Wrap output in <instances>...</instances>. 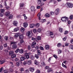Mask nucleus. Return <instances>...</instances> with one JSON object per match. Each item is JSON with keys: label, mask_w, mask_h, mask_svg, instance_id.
<instances>
[{"label": "nucleus", "mask_w": 73, "mask_h": 73, "mask_svg": "<svg viewBox=\"0 0 73 73\" xmlns=\"http://www.w3.org/2000/svg\"><path fill=\"white\" fill-rule=\"evenodd\" d=\"M46 33L48 34V36H50L52 38H53L54 37V35H53V33L52 32L49 31L47 32Z\"/></svg>", "instance_id": "obj_1"}, {"label": "nucleus", "mask_w": 73, "mask_h": 73, "mask_svg": "<svg viewBox=\"0 0 73 73\" xmlns=\"http://www.w3.org/2000/svg\"><path fill=\"white\" fill-rule=\"evenodd\" d=\"M66 5L67 7L69 8H72L73 7V4L71 3H66Z\"/></svg>", "instance_id": "obj_2"}, {"label": "nucleus", "mask_w": 73, "mask_h": 73, "mask_svg": "<svg viewBox=\"0 0 73 73\" xmlns=\"http://www.w3.org/2000/svg\"><path fill=\"white\" fill-rule=\"evenodd\" d=\"M68 18L66 17H64L61 18V20L63 22H66L68 21Z\"/></svg>", "instance_id": "obj_3"}, {"label": "nucleus", "mask_w": 73, "mask_h": 73, "mask_svg": "<svg viewBox=\"0 0 73 73\" xmlns=\"http://www.w3.org/2000/svg\"><path fill=\"white\" fill-rule=\"evenodd\" d=\"M27 36H29V37H32V33L30 31H28L26 33Z\"/></svg>", "instance_id": "obj_4"}, {"label": "nucleus", "mask_w": 73, "mask_h": 73, "mask_svg": "<svg viewBox=\"0 0 73 73\" xmlns=\"http://www.w3.org/2000/svg\"><path fill=\"white\" fill-rule=\"evenodd\" d=\"M59 11V9H56L55 11V13L56 15H57L58 14V11Z\"/></svg>", "instance_id": "obj_5"}, {"label": "nucleus", "mask_w": 73, "mask_h": 73, "mask_svg": "<svg viewBox=\"0 0 73 73\" xmlns=\"http://www.w3.org/2000/svg\"><path fill=\"white\" fill-rule=\"evenodd\" d=\"M23 26L24 28H27L28 26V23H27L25 22L23 23Z\"/></svg>", "instance_id": "obj_6"}, {"label": "nucleus", "mask_w": 73, "mask_h": 73, "mask_svg": "<svg viewBox=\"0 0 73 73\" xmlns=\"http://www.w3.org/2000/svg\"><path fill=\"white\" fill-rule=\"evenodd\" d=\"M29 70L30 71V72H34L35 70V68H30L29 69Z\"/></svg>", "instance_id": "obj_7"}, {"label": "nucleus", "mask_w": 73, "mask_h": 73, "mask_svg": "<svg viewBox=\"0 0 73 73\" xmlns=\"http://www.w3.org/2000/svg\"><path fill=\"white\" fill-rule=\"evenodd\" d=\"M5 15L6 16H9L10 15V12L9 11H7L5 13Z\"/></svg>", "instance_id": "obj_8"}, {"label": "nucleus", "mask_w": 73, "mask_h": 73, "mask_svg": "<svg viewBox=\"0 0 73 73\" xmlns=\"http://www.w3.org/2000/svg\"><path fill=\"white\" fill-rule=\"evenodd\" d=\"M35 6H32L31 7V10L32 11H35Z\"/></svg>", "instance_id": "obj_9"}, {"label": "nucleus", "mask_w": 73, "mask_h": 73, "mask_svg": "<svg viewBox=\"0 0 73 73\" xmlns=\"http://www.w3.org/2000/svg\"><path fill=\"white\" fill-rule=\"evenodd\" d=\"M45 49H46V50H48V49H49V45H46L45 46Z\"/></svg>", "instance_id": "obj_10"}, {"label": "nucleus", "mask_w": 73, "mask_h": 73, "mask_svg": "<svg viewBox=\"0 0 73 73\" xmlns=\"http://www.w3.org/2000/svg\"><path fill=\"white\" fill-rule=\"evenodd\" d=\"M13 25L15 26H17V22L16 21H14L13 22Z\"/></svg>", "instance_id": "obj_11"}, {"label": "nucleus", "mask_w": 73, "mask_h": 73, "mask_svg": "<svg viewBox=\"0 0 73 73\" xmlns=\"http://www.w3.org/2000/svg\"><path fill=\"white\" fill-rule=\"evenodd\" d=\"M27 64L28 65H31L32 64V61H31V60H28L27 61Z\"/></svg>", "instance_id": "obj_12"}, {"label": "nucleus", "mask_w": 73, "mask_h": 73, "mask_svg": "<svg viewBox=\"0 0 73 73\" xmlns=\"http://www.w3.org/2000/svg\"><path fill=\"white\" fill-rule=\"evenodd\" d=\"M45 17L48 18V17H50V15L48 13H46L45 14Z\"/></svg>", "instance_id": "obj_13"}, {"label": "nucleus", "mask_w": 73, "mask_h": 73, "mask_svg": "<svg viewBox=\"0 0 73 73\" xmlns=\"http://www.w3.org/2000/svg\"><path fill=\"white\" fill-rule=\"evenodd\" d=\"M41 0H38L37 1V4L38 5H39V4H40V3H41Z\"/></svg>", "instance_id": "obj_14"}, {"label": "nucleus", "mask_w": 73, "mask_h": 73, "mask_svg": "<svg viewBox=\"0 0 73 73\" xmlns=\"http://www.w3.org/2000/svg\"><path fill=\"white\" fill-rule=\"evenodd\" d=\"M37 39V42H38V40H41V36H38L37 37V38H36Z\"/></svg>", "instance_id": "obj_15"}, {"label": "nucleus", "mask_w": 73, "mask_h": 73, "mask_svg": "<svg viewBox=\"0 0 73 73\" xmlns=\"http://www.w3.org/2000/svg\"><path fill=\"white\" fill-rule=\"evenodd\" d=\"M31 40H33V41H37V39L36 38H34L33 37H32Z\"/></svg>", "instance_id": "obj_16"}, {"label": "nucleus", "mask_w": 73, "mask_h": 73, "mask_svg": "<svg viewBox=\"0 0 73 73\" xmlns=\"http://www.w3.org/2000/svg\"><path fill=\"white\" fill-rule=\"evenodd\" d=\"M20 30H21V32H24V31H25V29L24 28L22 27L21 29Z\"/></svg>", "instance_id": "obj_17"}, {"label": "nucleus", "mask_w": 73, "mask_h": 73, "mask_svg": "<svg viewBox=\"0 0 73 73\" xmlns=\"http://www.w3.org/2000/svg\"><path fill=\"white\" fill-rule=\"evenodd\" d=\"M41 29L40 28H38V29L37 31L38 33H41Z\"/></svg>", "instance_id": "obj_18"}, {"label": "nucleus", "mask_w": 73, "mask_h": 73, "mask_svg": "<svg viewBox=\"0 0 73 73\" xmlns=\"http://www.w3.org/2000/svg\"><path fill=\"white\" fill-rule=\"evenodd\" d=\"M5 61V60L4 59L3 60H1V64H4Z\"/></svg>", "instance_id": "obj_19"}, {"label": "nucleus", "mask_w": 73, "mask_h": 73, "mask_svg": "<svg viewBox=\"0 0 73 73\" xmlns=\"http://www.w3.org/2000/svg\"><path fill=\"white\" fill-rule=\"evenodd\" d=\"M20 59L21 61H24L25 60V57L23 56H22L21 57Z\"/></svg>", "instance_id": "obj_20"}, {"label": "nucleus", "mask_w": 73, "mask_h": 73, "mask_svg": "<svg viewBox=\"0 0 73 73\" xmlns=\"http://www.w3.org/2000/svg\"><path fill=\"white\" fill-rule=\"evenodd\" d=\"M30 27L31 28H33L35 27V25L33 24H31L30 25Z\"/></svg>", "instance_id": "obj_21"}, {"label": "nucleus", "mask_w": 73, "mask_h": 73, "mask_svg": "<svg viewBox=\"0 0 73 73\" xmlns=\"http://www.w3.org/2000/svg\"><path fill=\"white\" fill-rule=\"evenodd\" d=\"M37 52L38 54V55H39V56H40V55H41V52H40V50H37Z\"/></svg>", "instance_id": "obj_22"}, {"label": "nucleus", "mask_w": 73, "mask_h": 73, "mask_svg": "<svg viewBox=\"0 0 73 73\" xmlns=\"http://www.w3.org/2000/svg\"><path fill=\"white\" fill-rule=\"evenodd\" d=\"M19 38L20 39H23V35H19Z\"/></svg>", "instance_id": "obj_23"}, {"label": "nucleus", "mask_w": 73, "mask_h": 73, "mask_svg": "<svg viewBox=\"0 0 73 73\" xmlns=\"http://www.w3.org/2000/svg\"><path fill=\"white\" fill-rule=\"evenodd\" d=\"M3 72L4 73H8L9 71L8 70H4Z\"/></svg>", "instance_id": "obj_24"}, {"label": "nucleus", "mask_w": 73, "mask_h": 73, "mask_svg": "<svg viewBox=\"0 0 73 73\" xmlns=\"http://www.w3.org/2000/svg\"><path fill=\"white\" fill-rule=\"evenodd\" d=\"M20 7H23V6H24V4L23 3H21L20 4Z\"/></svg>", "instance_id": "obj_25"}, {"label": "nucleus", "mask_w": 73, "mask_h": 73, "mask_svg": "<svg viewBox=\"0 0 73 73\" xmlns=\"http://www.w3.org/2000/svg\"><path fill=\"white\" fill-rule=\"evenodd\" d=\"M69 48L70 49H73V45H70L69 46Z\"/></svg>", "instance_id": "obj_26"}, {"label": "nucleus", "mask_w": 73, "mask_h": 73, "mask_svg": "<svg viewBox=\"0 0 73 73\" xmlns=\"http://www.w3.org/2000/svg\"><path fill=\"white\" fill-rule=\"evenodd\" d=\"M16 57V55L15 54H13L11 55V58H14V57Z\"/></svg>", "instance_id": "obj_27"}, {"label": "nucleus", "mask_w": 73, "mask_h": 73, "mask_svg": "<svg viewBox=\"0 0 73 73\" xmlns=\"http://www.w3.org/2000/svg\"><path fill=\"white\" fill-rule=\"evenodd\" d=\"M13 51H11L9 52V55L11 56V55H12V54H13Z\"/></svg>", "instance_id": "obj_28"}, {"label": "nucleus", "mask_w": 73, "mask_h": 73, "mask_svg": "<svg viewBox=\"0 0 73 73\" xmlns=\"http://www.w3.org/2000/svg\"><path fill=\"white\" fill-rule=\"evenodd\" d=\"M58 54H60L61 53H62V50L58 49Z\"/></svg>", "instance_id": "obj_29"}, {"label": "nucleus", "mask_w": 73, "mask_h": 73, "mask_svg": "<svg viewBox=\"0 0 73 73\" xmlns=\"http://www.w3.org/2000/svg\"><path fill=\"white\" fill-rule=\"evenodd\" d=\"M12 46L13 49H15V48H16L17 47V45H13Z\"/></svg>", "instance_id": "obj_30"}, {"label": "nucleus", "mask_w": 73, "mask_h": 73, "mask_svg": "<svg viewBox=\"0 0 73 73\" xmlns=\"http://www.w3.org/2000/svg\"><path fill=\"white\" fill-rule=\"evenodd\" d=\"M14 31L15 32H17V31H19V28H15L14 29Z\"/></svg>", "instance_id": "obj_31"}, {"label": "nucleus", "mask_w": 73, "mask_h": 73, "mask_svg": "<svg viewBox=\"0 0 73 73\" xmlns=\"http://www.w3.org/2000/svg\"><path fill=\"white\" fill-rule=\"evenodd\" d=\"M19 51L20 53H21V54H22V53H23V52H24V51L23 50V49H21L19 50Z\"/></svg>", "instance_id": "obj_32"}, {"label": "nucleus", "mask_w": 73, "mask_h": 73, "mask_svg": "<svg viewBox=\"0 0 73 73\" xmlns=\"http://www.w3.org/2000/svg\"><path fill=\"white\" fill-rule=\"evenodd\" d=\"M40 26V24L37 23L35 26L36 28H38Z\"/></svg>", "instance_id": "obj_33"}, {"label": "nucleus", "mask_w": 73, "mask_h": 73, "mask_svg": "<svg viewBox=\"0 0 73 73\" xmlns=\"http://www.w3.org/2000/svg\"><path fill=\"white\" fill-rule=\"evenodd\" d=\"M34 63L35 64V65H38V64H39V63L38 62H37L36 60H35L34 61Z\"/></svg>", "instance_id": "obj_34"}, {"label": "nucleus", "mask_w": 73, "mask_h": 73, "mask_svg": "<svg viewBox=\"0 0 73 73\" xmlns=\"http://www.w3.org/2000/svg\"><path fill=\"white\" fill-rule=\"evenodd\" d=\"M4 16V13H0V17H3Z\"/></svg>", "instance_id": "obj_35"}, {"label": "nucleus", "mask_w": 73, "mask_h": 73, "mask_svg": "<svg viewBox=\"0 0 73 73\" xmlns=\"http://www.w3.org/2000/svg\"><path fill=\"white\" fill-rule=\"evenodd\" d=\"M25 56H26V58L27 59H28V58H29V56L28 55L26 54V53H25Z\"/></svg>", "instance_id": "obj_36"}, {"label": "nucleus", "mask_w": 73, "mask_h": 73, "mask_svg": "<svg viewBox=\"0 0 73 73\" xmlns=\"http://www.w3.org/2000/svg\"><path fill=\"white\" fill-rule=\"evenodd\" d=\"M11 44H17V42H13L11 43Z\"/></svg>", "instance_id": "obj_37"}, {"label": "nucleus", "mask_w": 73, "mask_h": 73, "mask_svg": "<svg viewBox=\"0 0 73 73\" xmlns=\"http://www.w3.org/2000/svg\"><path fill=\"white\" fill-rule=\"evenodd\" d=\"M54 13L53 12H50V15L51 16H53V15H54Z\"/></svg>", "instance_id": "obj_38"}, {"label": "nucleus", "mask_w": 73, "mask_h": 73, "mask_svg": "<svg viewBox=\"0 0 73 73\" xmlns=\"http://www.w3.org/2000/svg\"><path fill=\"white\" fill-rule=\"evenodd\" d=\"M9 70L10 72H13V70L12 68H10Z\"/></svg>", "instance_id": "obj_39"}, {"label": "nucleus", "mask_w": 73, "mask_h": 73, "mask_svg": "<svg viewBox=\"0 0 73 73\" xmlns=\"http://www.w3.org/2000/svg\"><path fill=\"white\" fill-rule=\"evenodd\" d=\"M35 57H36L37 59H38V55L37 54H35Z\"/></svg>", "instance_id": "obj_40"}, {"label": "nucleus", "mask_w": 73, "mask_h": 73, "mask_svg": "<svg viewBox=\"0 0 73 73\" xmlns=\"http://www.w3.org/2000/svg\"><path fill=\"white\" fill-rule=\"evenodd\" d=\"M58 47H60L61 46V43H59L57 45Z\"/></svg>", "instance_id": "obj_41"}, {"label": "nucleus", "mask_w": 73, "mask_h": 73, "mask_svg": "<svg viewBox=\"0 0 73 73\" xmlns=\"http://www.w3.org/2000/svg\"><path fill=\"white\" fill-rule=\"evenodd\" d=\"M33 32L35 33H37V30L36 29H34L33 30Z\"/></svg>", "instance_id": "obj_42"}, {"label": "nucleus", "mask_w": 73, "mask_h": 73, "mask_svg": "<svg viewBox=\"0 0 73 73\" xmlns=\"http://www.w3.org/2000/svg\"><path fill=\"white\" fill-rule=\"evenodd\" d=\"M36 73H40V70H37L36 72Z\"/></svg>", "instance_id": "obj_43"}, {"label": "nucleus", "mask_w": 73, "mask_h": 73, "mask_svg": "<svg viewBox=\"0 0 73 73\" xmlns=\"http://www.w3.org/2000/svg\"><path fill=\"white\" fill-rule=\"evenodd\" d=\"M3 49V47L2 45H0V50H1Z\"/></svg>", "instance_id": "obj_44"}, {"label": "nucleus", "mask_w": 73, "mask_h": 73, "mask_svg": "<svg viewBox=\"0 0 73 73\" xmlns=\"http://www.w3.org/2000/svg\"><path fill=\"white\" fill-rule=\"evenodd\" d=\"M24 70V69L23 68H21L20 69V71H21V72H23Z\"/></svg>", "instance_id": "obj_45"}, {"label": "nucleus", "mask_w": 73, "mask_h": 73, "mask_svg": "<svg viewBox=\"0 0 73 73\" xmlns=\"http://www.w3.org/2000/svg\"><path fill=\"white\" fill-rule=\"evenodd\" d=\"M59 31L60 32H62V29L59 28Z\"/></svg>", "instance_id": "obj_46"}, {"label": "nucleus", "mask_w": 73, "mask_h": 73, "mask_svg": "<svg viewBox=\"0 0 73 73\" xmlns=\"http://www.w3.org/2000/svg\"><path fill=\"white\" fill-rule=\"evenodd\" d=\"M62 66L63 67H64V68H67L66 66L63 63H62Z\"/></svg>", "instance_id": "obj_47"}, {"label": "nucleus", "mask_w": 73, "mask_h": 73, "mask_svg": "<svg viewBox=\"0 0 73 73\" xmlns=\"http://www.w3.org/2000/svg\"><path fill=\"white\" fill-rule=\"evenodd\" d=\"M13 17V16L12 15H10L9 17V19H12V17Z\"/></svg>", "instance_id": "obj_48"}, {"label": "nucleus", "mask_w": 73, "mask_h": 73, "mask_svg": "<svg viewBox=\"0 0 73 73\" xmlns=\"http://www.w3.org/2000/svg\"><path fill=\"white\" fill-rule=\"evenodd\" d=\"M41 64L42 66H45V63H44V62H42L41 63Z\"/></svg>", "instance_id": "obj_49"}, {"label": "nucleus", "mask_w": 73, "mask_h": 73, "mask_svg": "<svg viewBox=\"0 0 73 73\" xmlns=\"http://www.w3.org/2000/svg\"><path fill=\"white\" fill-rule=\"evenodd\" d=\"M22 10L24 12H27V9H24L23 10L22 9Z\"/></svg>", "instance_id": "obj_50"}, {"label": "nucleus", "mask_w": 73, "mask_h": 73, "mask_svg": "<svg viewBox=\"0 0 73 73\" xmlns=\"http://www.w3.org/2000/svg\"><path fill=\"white\" fill-rule=\"evenodd\" d=\"M20 50L19 49H17L15 51V53H18L19 52Z\"/></svg>", "instance_id": "obj_51"}, {"label": "nucleus", "mask_w": 73, "mask_h": 73, "mask_svg": "<svg viewBox=\"0 0 73 73\" xmlns=\"http://www.w3.org/2000/svg\"><path fill=\"white\" fill-rule=\"evenodd\" d=\"M34 58H35V57H34V56H33V55H31V59L32 60H33V59H34Z\"/></svg>", "instance_id": "obj_52"}, {"label": "nucleus", "mask_w": 73, "mask_h": 73, "mask_svg": "<svg viewBox=\"0 0 73 73\" xmlns=\"http://www.w3.org/2000/svg\"><path fill=\"white\" fill-rule=\"evenodd\" d=\"M70 20H72L73 19V15H70Z\"/></svg>", "instance_id": "obj_53"}, {"label": "nucleus", "mask_w": 73, "mask_h": 73, "mask_svg": "<svg viewBox=\"0 0 73 73\" xmlns=\"http://www.w3.org/2000/svg\"><path fill=\"white\" fill-rule=\"evenodd\" d=\"M66 38H67V37H66V36H65V37L63 38V40L64 41H66Z\"/></svg>", "instance_id": "obj_54"}, {"label": "nucleus", "mask_w": 73, "mask_h": 73, "mask_svg": "<svg viewBox=\"0 0 73 73\" xmlns=\"http://www.w3.org/2000/svg\"><path fill=\"white\" fill-rule=\"evenodd\" d=\"M32 44L34 45H35L36 44V42L35 41H34L33 42Z\"/></svg>", "instance_id": "obj_55"}, {"label": "nucleus", "mask_w": 73, "mask_h": 73, "mask_svg": "<svg viewBox=\"0 0 73 73\" xmlns=\"http://www.w3.org/2000/svg\"><path fill=\"white\" fill-rule=\"evenodd\" d=\"M45 19H42L41 20V23H44V22H45Z\"/></svg>", "instance_id": "obj_56"}, {"label": "nucleus", "mask_w": 73, "mask_h": 73, "mask_svg": "<svg viewBox=\"0 0 73 73\" xmlns=\"http://www.w3.org/2000/svg\"><path fill=\"white\" fill-rule=\"evenodd\" d=\"M19 36V35L18 34H16L15 35V38H17V37Z\"/></svg>", "instance_id": "obj_57"}, {"label": "nucleus", "mask_w": 73, "mask_h": 73, "mask_svg": "<svg viewBox=\"0 0 73 73\" xmlns=\"http://www.w3.org/2000/svg\"><path fill=\"white\" fill-rule=\"evenodd\" d=\"M0 11L1 13H3V12H4V9H1L0 10Z\"/></svg>", "instance_id": "obj_58"}, {"label": "nucleus", "mask_w": 73, "mask_h": 73, "mask_svg": "<svg viewBox=\"0 0 73 73\" xmlns=\"http://www.w3.org/2000/svg\"><path fill=\"white\" fill-rule=\"evenodd\" d=\"M27 62L26 61H25L23 63V64L24 65H27Z\"/></svg>", "instance_id": "obj_59"}, {"label": "nucleus", "mask_w": 73, "mask_h": 73, "mask_svg": "<svg viewBox=\"0 0 73 73\" xmlns=\"http://www.w3.org/2000/svg\"><path fill=\"white\" fill-rule=\"evenodd\" d=\"M4 38H5V40H8V37L7 36H5V37Z\"/></svg>", "instance_id": "obj_60"}, {"label": "nucleus", "mask_w": 73, "mask_h": 73, "mask_svg": "<svg viewBox=\"0 0 73 73\" xmlns=\"http://www.w3.org/2000/svg\"><path fill=\"white\" fill-rule=\"evenodd\" d=\"M65 46H68L69 45V43H65Z\"/></svg>", "instance_id": "obj_61"}, {"label": "nucleus", "mask_w": 73, "mask_h": 73, "mask_svg": "<svg viewBox=\"0 0 73 73\" xmlns=\"http://www.w3.org/2000/svg\"><path fill=\"white\" fill-rule=\"evenodd\" d=\"M40 48L41 50H44V48H43V47H42L41 46H40Z\"/></svg>", "instance_id": "obj_62"}, {"label": "nucleus", "mask_w": 73, "mask_h": 73, "mask_svg": "<svg viewBox=\"0 0 73 73\" xmlns=\"http://www.w3.org/2000/svg\"><path fill=\"white\" fill-rule=\"evenodd\" d=\"M28 49L29 50H30L31 49V46H28Z\"/></svg>", "instance_id": "obj_63"}, {"label": "nucleus", "mask_w": 73, "mask_h": 73, "mask_svg": "<svg viewBox=\"0 0 73 73\" xmlns=\"http://www.w3.org/2000/svg\"><path fill=\"white\" fill-rule=\"evenodd\" d=\"M70 43L72 44H73V39H72L70 40Z\"/></svg>", "instance_id": "obj_64"}]
</instances>
